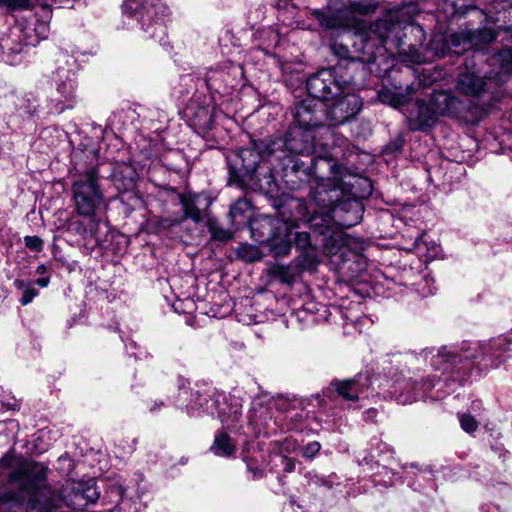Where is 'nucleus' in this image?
<instances>
[{
    "label": "nucleus",
    "mask_w": 512,
    "mask_h": 512,
    "mask_svg": "<svg viewBox=\"0 0 512 512\" xmlns=\"http://www.w3.org/2000/svg\"><path fill=\"white\" fill-rule=\"evenodd\" d=\"M211 451L216 456L231 457L236 452V446L227 433L220 432L215 436Z\"/></svg>",
    "instance_id": "26"
},
{
    "label": "nucleus",
    "mask_w": 512,
    "mask_h": 512,
    "mask_svg": "<svg viewBox=\"0 0 512 512\" xmlns=\"http://www.w3.org/2000/svg\"><path fill=\"white\" fill-rule=\"evenodd\" d=\"M17 407H18L17 404H13V405L9 406L8 409H16Z\"/></svg>",
    "instance_id": "58"
},
{
    "label": "nucleus",
    "mask_w": 512,
    "mask_h": 512,
    "mask_svg": "<svg viewBox=\"0 0 512 512\" xmlns=\"http://www.w3.org/2000/svg\"><path fill=\"white\" fill-rule=\"evenodd\" d=\"M38 0H0V7L6 6L11 10L29 9L37 5Z\"/></svg>",
    "instance_id": "34"
},
{
    "label": "nucleus",
    "mask_w": 512,
    "mask_h": 512,
    "mask_svg": "<svg viewBox=\"0 0 512 512\" xmlns=\"http://www.w3.org/2000/svg\"><path fill=\"white\" fill-rule=\"evenodd\" d=\"M402 45V25L389 18L376 20L365 33L356 35L354 47L360 56L359 61L372 64L391 48L400 49Z\"/></svg>",
    "instance_id": "8"
},
{
    "label": "nucleus",
    "mask_w": 512,
    "mask_h": 512,
    "mask_svg": "<svg viewBox=\"0 0 512 512\" xmlns=\"http://www.w3.org/2000/svg\"><path fill=\"white\" fill-rule=\"evenodd\" d=\"M13 284L16 289L22 291V296L19 301L23 306L31 303L33 299L39 294L38 290H36L29 281L16 279Z\"/></svg>",
    "instance_id": "31"
},
{
    "label": "nucleus",
    "mask_w": 512,
    "mask_h": 512,
    "mask_svg": "<svg viewBox=\"0 0 512 512\" xmlns=\"http://www.w3.org/2000/svg\"><path fill=\"white\" fill-rule=\"evenodd\" d=\"M71 192L75 212L89 220L88 227L77 223V233L84 239L93 238L95 243L101 246L100 230L101 228H105V231L109 229L106 221L109 200L105 196L98 171L90 168L75 177Z\"/></svg>",
    "instance_id": "3"
},
{
    "label": "nucleus",
    "mask_w": 512,
    "mask_h": 512,
    "mask_svg": "<svg viewBox=\"0 0 512 512\" xmlns=\"http://www.w3.org/2000/svg\"><path fill=\"white\" fill-rule=\"evenodd\" d=\"M0 467L13 468L7 478L10 484L17 487V491L1 494L0 504L13 502L22 505L26 497H29L30 501L47 488L48 467L41 462L17 456L13 447L0 458Z\"/></svg>",
    "instance_id": "6"
},
{
    "label": "nucleus",
    "mask_w": 512,
    "mask_h": 512,
    "mask_svg": "<svg viewBox=\"0 0 512 512\" xmlns=\"http://www.w3.org/2000/svg\"><path fill=\"white\" fill-rule=\"evenodd\" d=\"M72 2L73 0H38L37 5L43 8L51 7L53 4L58 5V7H72Z\"/></svg>",
    "instance_id": "42"
},
{
    "label": "nucleus",
    "mask_w": 512,
    "mask_h": 512,
    "mask_svg": "<svg viewBox=\"0 0 512 512\" xmlns=\"http://www.w3.org/2000/svg\"><path fill=\"white\" fill-rule=\"evenodd\" d=\"M431 101L417 100L413 109L407 115L408 124L413 131H425L431 128L438 119Z\"/></svg>",
    "instance_id": "19"
},
{
    "label": "nucleus",
    "mask_w": 512,
    "mask_h": 512,
    "mask_svg": "<svg viewBox=\"0 0 512 512\" xmlns=\"http://www.w3.org/2000/svg\"><path fill=\"white\" fill-rule=\"evenodd\" d=\"M378 96L382 103L389 104L397 108L406 102V96L398 94L388 88L380 90Z\"/></svg>",
    "instance_id": "32"
},
{
    "label": "nucleus",
    "mask_w": 512,
    "mask_h": 512,
    "mask_svg": "<svg viewBox=\"0 0 512 512\" xmlns=\"http://www.w3.org/2000/svg\"><path fill=\"white\" fill-rule=\"evenodd\" d=\"M461 428L467 433H473L478 428V422L470 414H459L458 415Z\"/></svg>",
    "instance_id": "35"
},
{
    "label": "nucleus",
    "mask_w": 512,
    "mask_h": 512,
    "mask_svg": "<svg viewBox=\"0 0 512 512\" xmlns=\"http://www.w3.org/2000/svg\"><path fill=\"white\" fill-rule=\"evenodd\" d=\"M283 469L287 473H291L295 469V462L291 458H287L285 456L282 457Z\"/></svg>",
    "instance_id": "44"
},
{
    "label": "nucleus",
    "mask_w": 512,
    "mask_h": 512,
    "mask_svg": "<svg viewBox=\"0 0 512 512\" xmlns=\"http://www.w3.org/2000/svg\"><path fill=\"white\" fill-rule=\"evenodd\" d=\"M238 256L246 262H254L261 258V253L255 246L245 244L239 247Z\"/></svg>",
    "instance_id": "33"
},
{
    "label": "nucleus",
    "mask_w": 512,
    "mask_h": 512,
    "mask_svg": "<svg viewBox=\"0 0 512 512\" xmlns=\"http://www.w3.org/2000/svg\"><path fill=\"white\" fill-rule=\"evenodd\" d=\"M98 497L99 493L93 481L74 484L71 491L64 496V499L54 493L47 484V488L31 498L28 509L29 512H53L64 501L68 507L74 510H83L88 504L96 502Z\"/></svg>",
    "instance_id": "11"
},
{
    "label": "nucleus",
    "mask_w": 512,
    "mask_h": 512,
    "mask_svg": "<svg viewBox=\"0 0 512 512\" xmlns=\"http://www.w3.org/2000/svg\"><path fill=\"white\" fill-rule=\"evenodd\" d=\"M366 415H367L368 418H374L377 415V410L376 409H369L368 411H366Z\"/></svg>",
    "instance_id": "51"
},
{
    "label": "nucleus",
    "mask_w": 512,
    "mask_h": 512,
    "mask_svg": "<svg viewBox=\"0 0 512 512\" xmlns=\"http://www.w3.org/2000/svg\"><path fill=\"white\" fill-rule=\"evenodd\" d=\"M126 348H136L137 344L133 340H130L128 343L125 344Z\"/></svg>",
    "instance_id": "52"
},
{
    "label": "nucleus",
    "mask_w": 512,
    "mask_h": 512,
    "mask_svg": "<svg viewBox=\"0 0 512 512\" xmlns=\"http://www.w3.org/2000/svg\"><path fill=\"white\" fill-rule=\"evenodd\" d=\"M444 377L445 375H442V372L429 375L421 382V385H418L417 380L412 381L406 378H396L392 383L386 380V383H388L387 395L399 404H411L443 381Z\"/></svg>",
    "instance_id": "14"
},
{
    "label": "nucleus",
    "mask_w": 512,
    "mask_h": 512,
    "mask_svg": "<svg viewBox=\"0 0 512 512\" xmlns=\"http://www.w3.org/2000/svg\"><path fill=\"white\" fill-rule=\"evenodd\" d=\"M425 237V234L418 235L415 241L411 244V246L406 247V249L409 251L416 252L419 255H423L425 250H428Z\"/></svg>",
    "instance_id": "36"
},
{
    "label": "nucleus",
    "mask_w": 512,
    "mask_h": 512,
    "mask_svg": "<svg viewBox=\"0 0 512 512\" xmlns=\"http://www.w3.org/2000/svg\"><path fill=\"white\" fill-rule=\"evenodd\" d=\"M55 70L52 74V81L55 84L56 91L60 95L57 99L62 106L59 111L69 109L75 103V90L77 87L78 65L76 59L67 54L60 53L55 61Z\"/></svg>",
    "instance_id": "12"
},
{
    "label": "nucleus",
    "mask_w": 512,
    "mask_h": 512,
    "mask_svg": "<svg viewBox=\"0 0 512 512\" xmlns=\"http://www.w3.org/2000/svg\"><path fill=\"white\" fill-rule=\"evenodd\" d=\"M437 252V246L433 245V254H429L430 256H433Z\"/></svg>",
    "instance_id": "56"
},
{
    "label": "nucleus",
    "mask_w": 512,
    "mask_h": 512,
    "mask_svg": "<svg viewBox=\"0 0 512 512\" xmlns=\"http://www.w3.org/2000/svg\"><path fill=\"white\" fill-rule=\"evenodd\" d=\"M24 242L26 247L32 251L40 252L43 249V241L38 236H26Z\"/></svg>",
    "instance_id": "39"
},
{
    "label": "nucleus",
    "mask_w": 512,
    "mask_h": 512,
    "mask_svg": "<svg viewBox=\"0 0 512 512\" xmlns=\"http://www.w3.org/2000/svg\"><path fill=\"white\" fill-rule=\"evenodd\" d=\"M438 116H456L463 107V103L447 91H436L429 98Z\"/></svg>",
    "instance_id": "22"
},
{
    "label": "nucleus",
    "mask_w": 512,
    "mask_h": 512,
    "mask_svg": "<svg viewBox=\"0 0 512 512\" xmlns=\"http://www.w3.org/2000/svg\"><path fill=\"white\" fill-rule=\"evenodd\" d=\"M320 449H321L320 443L317 441H313V442L308 443L303 448L302 455L304 458L312 459L320 451Z\"/></svg>",
    "instance_id": "40"
},
{
    "label": "nucleus",
    "mask_w": 512,
    "mask_h": 512,
    "mask_svg": "<svg viewBox=\"0 0 512 512\" xmlns=\"http://www.w3.org/2000/svg\"><path fill=\"white\" fill-rule=\"evenodd\" d=\"M287 225L291 226V227H299L298 223H296L294 220H286L285 221Z\"/></svg>",
    "instance_id": "53"
},
{
    "label": "nucleus",
    "mask_w": 512,
    "mask_h": 512,
    "mask_svg": "<svg viewBox=\"0 0 512 512\" xmlns=\"http://www.w3.org/2000/svg\"><path fill=\"white\" fill-rule=\"evenodd\" d=\"M248 470L253 473L255 478H261L264 475L263 470L258 467L253 468L250 465H248Z\"/></svg>",
    "instance_id": "49"
},
{
    "label": "nucleus",
    "mask_w": 512,
    "mask_h": 512,
    "mask_svg": "<svg viewBox=\"0 0 512 512\" xmlns=\"http://www.w3.org/2000/svg\"><path fill=\"white\" fill-rule=\"evenodd\" d=\"M185 115L189 118L191 125L199 130H209L213 127L214 115L209 104L192 99L186 109Z\"/></svg>",
    "instance_id": "21"
},
{
    "label": "nucleus",
    "mask_w": 512,
    "mask_h": 512,
    "mask_svg": "<svg viewBox=\"0 0 512 512\" xmlns=\"http://www.w3.org/2000/svg\"><path fill=\"white\" fill-rule=\"evenodd\" d=\"M295 207H296V208H303V203H302L301 201H296V203H295ZM304 209L306 210L307 208H306V207H304Z\"/></svg>",
    "instance_id": "55"
},
{
    "label": "nucleus",
    "mask_w": 512,
    "mask_h": 512,
    "mask_svg": "<svg viewBox=\"0 0 512 512\" xmlns=\"http://www.w3.org/2000/svg\"><path fill=\"white\" fill-rule=\"evenodd\" d=\"M26 48H27V46H19L16 49L9 48L8 50L11 51L12 54H14L13 58L10 61V63L11 64L20 63L22 61L21 54L22 53H26V51H25Z\"/></svg>",
    "instance_id": "43"
},
{
    "label": "nucleus",
    "mask_w": 512,
    "mask_h": 512,
    "mask_svg": "<svg viewBox=\"0 0 512 512\" xmlns=\"http://www.w3.org/2000/svg\"><path fill=\"white\" fill-rule=\"evenodd\" d=\"M35 283H36L38 286H40V287H42V288H45V287H47V286L49 285V283H50V278H49V277H40V278H38V279L35 281Z\"/></svg>",
    "instance_id": "48"
},
{
    "label": "nucleus",
    "mask_w": 512,
    "mask_h": 512,
    "mask_svg": "<svg viewBox=\"0 0 512 512\" xmlns=\"http://www.w3.org/2000/svg\"><path fill=\"white\" fill-rule=\"evenodd\" d=\"M403 146V139L402 138H399L398 139V142H397V145H396V148L399 149Z\"/></svg>",
    "instance_id": "54"
},
{
    "label": "nucleus",
    "mask_w": 512,
    "mask_h": 512,
    "mask_svg": "<svg viewBox=\"0 0 512 512\" xmlns=\"http://www.w3.org/2000/svg\"><path fill=\"white\" fill-rule=\"evenodd\" d=\"M164 406L165 403L163 401H153V403L149 407V411L151 413H157Z\"/></svg>",
    "instance_id": "47"
},
{
    "label": "nucleus",
    "mask_w": 512,
    "mask_h": 512,
    "mask_svg": "<svg viewBox=\"0 0 512 512\" xmlns=\"http://www.w3.org/2000/svg\"><path fill=\"white\" fill-rule=\"evenodd\" d=\"M242 406L240 397L212 389L193 393L188 411L192 415L206 413L216 416L227 427H232L242 416Z\"/></svg>",
    "instance_id": "10"
},
{
    "label": "nucleus",
    "mask_w": 512,
    "mask_h": 512,
    "mask_svg": "<svg viewBox=\"0 0 512 512\" xmlns=\"http://www.w3.org/2000/svg\"><path fill=\"white\" fill-rule=\"evenodd\" d=\"M493 59L495 64L499 66L500 73L503 75L512 73V48H505L496 52Z\"/></svg>",
    "instance_id": "30"
},
{
    "label": "nucleus",
    "mask_w": 512,
    "mask_h": 512,
    "mask_svg": "<svg viewBox=\"0 0 512 512\" xmlns=\"http://www.w3.org/2000/svg\"><path fill=\"white\" fill-rule=\"evenodd\" d=\"M272 274L278 277L283 283H291L293 277L291 276L289 269L283 265H276L272 268Z\"/></svg>",
    "instance_id": "37"
},
{
    "label": "nucleus",
    "mask_w": 512,
    "mask_h": 512,
    "mask_svg": "<svg viewBox=\"0 0 512 512\" xmlns=\"http://www.w3.org/2000/svg\"><path fill=\"white\" fill-rule=\"evenodd\" d=\"M323 136L328 134L291 126L284 138L253 141L251 147L240 148L227 157L229 182L272 194L278 190L275 175H281L290 189H298L302 181L316 174L325 155L332 162L330 143L317 140Z\"/></svg>",
    "instance_id": "1"
},
{
    "label": "nucleus",
    "mask_w": 512,
    "mask_h": 512,
    "mask_svg": "<svg viewBox=\"0 0 512 512\" xmlns=\"http://www.w3.org/2000/svg\"><path fill=\"white\" fill-rule=\"evenodd\" d=\"M364 207L355 198H342L331 209V214L311 216L310 225L313 233L321 236L324 252L329 256L342 259V269L348 264L346 260L348 248L347 238L342 229L358 224L363 216Z\"/></svg>",
    "instance_id": "5"
},
{
    "label": "nucleus",
    "mask_w": 512,
    "mask_h": 512,
    "mask_svg": "<svg viewBox=\"0 0 512 512\" xmlns=\"http://www.w3.org/2000/svg\"><path fill=\"white\" fill-rule=\"evenodd\" d=\"M468 31L470 34V41L472 42L473 49H480L481 46L488 45L497 38L496 31L486 27L478 29L468 28Z\"/></svg>",
    "instance_id": "28"
},
{
    "label": "nucleus",
    "mask_w": 512,
    "mask_h": 512,
    "mask_svg": "<svg viewBox=\"0 0 512 512\" xmlns=\"http://www.w3.org/2000/svg\"><path fill=\"white\" fill-rule=\"evenodd\" d=\"M511 352L512 340L499 336L484 343H464L460 349L424 350L421 357L430 358L433 370L445 375L443 382L460 383L473 360H478L483 368H497L510 358Z\"/></svg>",
    "instance_id": "2"
},
{
    "label": "nucleus",
    "mask_w": 512,
    "mask_h": 512,
    "mask_svg": "<svg viewBox=\"0 0 512 512\" xmlns=\"http://www.w3.org/2000/svg\"><path fill=\"white\" fill-rule=\"evenodd\" d=\"M323 104L319 98H311L298 102L293 109L294 122L292 126L314 129L315 131L331 134L329 127L322 125Z\"/></svg>",
    "instance_id": "16"
},
{
    "label": "nucleus",
    "mask_w": 512,
    "mask_h": 512,
    "mask_svg": "<svg viewBox=\"0 0 512 512\" xmlns=\"http://www.w3.org/2000/svg\"><path fill=\"white\" fill-rule=\"evenodd\" d=\"M4 426H5V423L3 422H0V433L3 431L4 429Z\"/></svg>",
    "instance_id": "57"
},
{
    "label": "nucleus",
    "mask_w": 512,
    "mask_h": 512,
    "mask_svg": "<svg viewBox=\"0 0 512 512\" xmlns=\"http://www.w3.org/2000/svg\"><path fill=\"white\" fill-rule=\"evenodd\" d=\"M342 68H324L308 77V94L321 101H332L326 108V118L332 125H342L354 118L362 108V101L355 93L345 92L350 80L340 72Z\"/></svg>",
    "instance_id": "4"
},
{
    "label": "nucleus",
    "mask_w": 512,
    "mask_h": 512,
    "mask_svg": "<svg viewBox=\"0 0 512 512\" xmlns=\"http://www.w3.org/2000/svg\"><path fill=\"white\" fill-rule=\"evenodd\" d=\"M320 160L322 161V166L329 170V176L323 177L319 175L317 167L316 174H312L307 179V181L310 178L317 179L315 186H311L309 193L310 201L317 207V209L313 210L312 216L316 214H331L332 207L340 200L341 192L345 189L355 195L356 193L352 190L356 185L364 183L367 186V191L362 196L371 194L372 189L368 179L347 173L343 166L328 162L327 155H325V159Z\"/></svg>",
    "instance_id": "7"
},
{
    "label": "nucleus",
    "mask_w": 512,
    "mask_h": 512,
    "mask_svg": "<svg viewBox=\"0 0 512 512\" xmlns=\"http://www.w3.org/2000/svg\"><path fill=\"white\" fill-rule=\"evenodd\" d=\"M333 49H334L335 53H336L337 55H339L340 57H345V56L347 55V53H348V49H347V47H346V46H344V45H340V44L338 45V44H335V45L333 46Z\"/></svg>",
    "instance_id": "46"
},
{
    "label": "nucleus",
    "mask_w": 512,
    "mask_h": 512,
    "mask_svg": "<svg viewBox=\"0 0 512 512\" xmlns=\"http://www.w3.org/2000/svg\"><path fill=\"white\" fill-rule=\"evenodd\" d=\"M447 48L455 54H462L466 50L473 49L468 28H460L446 39Z\"/></svg>",
    "instance_id": "24"
},
{
    "label": "nucleus",
    "mask_w": 512,
    "mask_h": 512,
    "mask_svg": "<svg viewBox=\"0 0 512 512\" xmlns=\"http://www.w3.org/2000/svg\"><path fill=\"white\" fill-rule=\"evenodd\" d=\"M207 83H208V86H210V87L212 86V84L210 83V78H208Z\"/></svg>",
    "instance_id": "59"
},
{
    "label": "nucleus",
    "mask_w": 512,
    "mask_h": 512,
    "mask_svg": "<svg viewBox=\"0 0 512 512\" xmlns=\"http://www.w3.org/2000/svg\"><path fill=\"white\" fill-rule=\"evenodd\" d=\"M136 179L137 173L135 169L128 164L116 167L111 175L112 183L118 193H126L134 190Z\"/></svg>",
    "instance_id": "23"
},
{
    "label": "nucleus",
    "mask_w": 512,
    "mask_h": 512,
    "mask_svg": "<svg viewBox=\"0 0 512 512\" xmlns=\"http://www.w3.org/2000/svg\"><path fill=\"white\" fill-rule=\"evenodd\" d=\"M494 87L495 82L491 78H482L473 73H461L456 83L460 93L481 100L482 107L492 106L501 100L500 92H495Z\"/></svg>",
    "instance_id": "15"
},
{
    "label": "nucleus",
    "mask_w": 512,
    "mask_h": 512,
    "mask_svg": "<svg viewBox=\"0 0 512 512\" xmlns=\"http://www.w3.org/2000/svg\"><path fill=\"white\" fill-rule=\"evenodd\" d=\"M346 8L348 10V20L351 24L353 21V16L355 14L363 15V16H370L378 8V1L377 0H349L348 3H346Z\"/></svg>",
    "instance_id": "25"
},
{
    "label": "nucleus",
    "mask_w": 512,
    "mask_h": 512,
    "mask_svg": "<svg viewBox=\"0 0 512 512\" xmlns=\"http://www.w3.org/2000/svg\"><path fill=\"white\" fill-rule=\"evenodd\" d=\"M252 204L247 198L237 199L231 206L228 212V217L232 225L240 224L249 221V228L252 237L259 242L269 240L274 226L275 219L268 215H260L257 218L251 219L250 213Z\"/></svg>",
    "instance_id": "13"
},
{
    "label": "nucleus",
    "mask_w": 512,
    "mask_h": 512,
    "mask_svg": "<svg viewBox=\"0 0 512 512\" xmlns=\"http://www.w3.org/2000/svg\"><path fill=\"white\" fill-rule=\"evenodd\" d=\"M310 17L324 30H339L350 25L348 10L343 0H327L322 8L311 10Z\"/></svg>",
    "instance_id": "17"
},
{
    "label": "nucleus",
    "mask_w": 512,
    "mask_h": 512,
    "mask_svg": "<svg viewBox=\"0 0 512 512\" xmlns=\"http://www.w3.org/2000/svg\"><path fill=\"white\" fill-rule=\"evenodd\" d=\"M180 202L183 207L185 218H190L195 223L205 221L206 217L210 214L207 212L211 204L210 197L200 193H185L180 196Z\"/></svg>",
    "instance_id": "20"
},
{
    "label": "nucleus",
    "mask_w": 512,
    "mask_h": 512,
    "mask_svg": "<svg viewBox=\"0 0 512 512\" xmlns=\"http://www.w3.org/2000/svg\"><path fill=\"white\" fill-rule=\"evenodd\" d=\"M371 385L372 380L368 373H359L352 379L335 380L331 383L338 395L348 401L367 398L368 394L366 392Z\"/></svg>",
    "instance_id": "18"
},
{
    "label": "nucleus",
    "mask_w": 512,
    "mask_h": 512,
    "mask_svg": "<svg viewBox=\"0 0 512 512\" xmlns=\"http://www.w3.org/2000/svg\"><path fill=\"white\" fill-rule=\"evenodd\" d=\"M310 220H311V217L307 218L306 213H304L303 221L306 222L307 225L309 226L310 232L302 231V232H297L295 234V238H294L295 245L299 249H306L307 247L312 246V245H314V246L321 245L323 247V243L321 241L322 237L317 236L313 233V230L310 225Z\"/></svg>",
    "instance_id": "27"
},
{
    "label": "nucleus",
    "mask_w": 512,
    "mask_h": 512,
    "mask_svg": "<svg viewBox=\"0 0 512 512\" xmlns=\"http://www.w3.org/2000/svg\"><path fill=\"white\" fill-rule=\"evenodd\" d=\"M121 13L136 21L145 38L165 43V21L170 12L163 0H123Z\"/></svg>",
    "instance_id": "9"
},
{
    "label": "nucleus",
    "mask_w": 512,
    "mask_h": 512,
    "mask_svg": "<svg viewBox=\"0 0 512 512\" xmlns=\"http://www.w3.org/2000/svg\"><path fill=\"white\" fill-rule=\"evenodd\" d=\"M205 225L208 228L212 240L227 242L233 237V233L230 230L223 228L219 224L218 220L211 215L206 217Z\"/></svg>",
    "instance_id": "29"
},
{
    "label": "nucleus",
    "mask_w": 512,
    "mask_h": 512,
    "mask_svg": "<svg viewBox=\"0 0 512 512\" xmlns=\"http://www.w3.org/2000/svg\"><path fill=\"white\" fill-rule=\"evenodd\" d=\"M499 31H503L507 34L506 40L509 43H512V5L507 10V24L505 26H500Z\"/></svg>",
    "instance_id": "41"
},
{
    "label": "nucleus",
    "mask_w": 512,
    "mask_h": 512,
    "mask_svg": "<svg viewBox=\"0 0 512 512\" xmlns=\"http://www.w3.org/2000/svg\"><path fill=\"white\" fill-rule=\"evenodd\" d=\"M480 512H500V509L497 505L488 503L480 507Z\"/></svg>",
    "instance_id": "45"
},
{
    "label": "nucleus",
    "mask_w": 512,
    "mask_h": 512,
    "mask_svg": "<svg viewBox=\"0 0 512 512\" xmlns=\"http://www.w3.org/2000/svg\"><path fill=\"white\" fill-rule=\"evenodd\" d=\"M47 272V267L44 265V264H40L37 268H36V274L37 275H43Z\"/></svg>",
    "instance_id": "50"
},
{
    "label": "nucleus",
    "mask_w": 512,
    "mask_h": 512,
    "mask_svg": "<svg viewBox=\"0 0 512 512\" xmlns=\"http://www.w3.org/2000/svg\"><path fill=\"white\" fill-rule=\"evenodd\" d=\"M137 506L129 499L122 498L119 504L110 512H137Z\"/></svg>",
    "instance_id": "38"
}]
</instances>
